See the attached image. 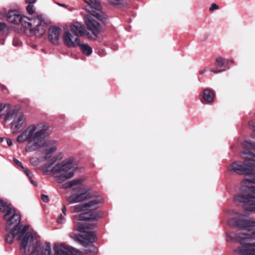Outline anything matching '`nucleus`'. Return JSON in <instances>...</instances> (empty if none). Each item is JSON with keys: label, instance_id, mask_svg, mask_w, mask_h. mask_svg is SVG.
<instances>
[{"label": "nucleus", "instance_id": "f257e3e1", "mask_svg": "<svg viewBox=\"0 0 255 255\" xmlns=\"http://www.w3.org/2000/svg\"><path fill=\"white\" fill-rule=\"evenodd\" d=\"M236 218L229 220L228 225L232 227H238L241 230L236 233L227 232L226 240L228 242H239L242 245H249L255 247V230L253 232L244 230L250 227H255V219L250 220L245 218V215L234 211H230ZM236 255H255V248H251L244 246L234 249Z\"/></svg>", "mask_w": 255, "mask_h": 255}, {"label": "nucleus", "instance_id": "f03ea898", "mask_svg": "<svg viewBox=\"0 0 255 255\" xmlns=\"http://www.w3.org/2000/svg\"><path fill=\"white\" fill-rule=\"evenodd\" d=\"M48 137L49 133L44 125L41 127V124H31L17 136V141L20 143L27 142L25 151L32 152L44 148Z\"/></svg>", "mask_w": 255, "mask_h": 255}, {"label": "nucleus", "instance_id": "7ed1b4c3", "mask_svg": "<svg viewBox=\"0 0 255 255\" xmlns=\"http://www.w3.org/2000/svg\"><path fill=\"white\" fill-rule=\"evenodd\" d=\"M0 211L6 212L3 215V219L6 222L5 241L7 243L11 244L15 237L22 229L20 216L15 212V209L11 207V204L5 201L0 202Z\"/></svg>", "mask_w": 255, "mask_h": 255}, {"label": "nucleus", "instance_id": "20e7f679", "mask_svg": "<svg viewBox=\"0 0 255 255\" xmlns=\"http://www.w3.org/2000/svg\"><path fill=\"white\" fill-rule=\"evenodd\" d=\"M242 146L244 148L241 153V156L245 159L243 163L234 162L228 167V170L239 175H250L253 173L252 168H255V154L251 151H255V142L246 140L242 143Z\"/></svg>", "mask_w": 255, "mask_h": 255}, {"label": "nucleus", "instance_id": "39448f33", "mask_svg": "<svg viewBox=\"0 0 255 255\" xmlns=\"http://www.w3.org/2000/svg\"><path fill=\"white\" fill-rule=\"evenodd\" d=\"M17 235L20 250L23 254L32 255L35 250L39 248L40 242L39 237L34 231H29L28 226H24Z\"/></svg>", "mask_w": 255, "mask_h": 255}, {"label": "nucleus", "instance_id": "423d86ee", "mask_svg": "<svg viewBox=\"0 0 255 255\" xmlns=\"http://www.w3.org/2000/svg\"><path fill=\"white\" fill-rule=\"evenodd\" d=\"M74 228L78 231L84 233L83 235L79 234L75 235V240L85 247L92 248L90 250H84L85 253H95L96 252V249L93 245V242L95 241L96 236L93 232L88 231V230L94 228L96 224L78 222L76 219H74Z\"/></svg>", "mask_w": 255, "mask_h": 255}, {"label": "nucleus", "instance_id": "0eeeda50", "mask_svg": "<svg viewBox=\"0 0 255 255\" xmlns=\"http://www.w3.org/2000/svg\"><path fill=\"white\" fill-rule=\"evenodd\" d=\"M77 167L74 158L70 157L54 166V176L60 182H63L74 176V171Z\"/></svg>", "mask_w": 255, "mask_h": 255}, {"label": "nucleus", "instance_id": "6e6552de", "mask_svg": "<svg viewBox=\"0 0 255 255\" xmlns=\"http://www.w3.org/2000/svg\"><path fill=\"white\" fill-rule=\"evenodd\" d=\"M27 20L23 25L29 29L32 34L38 37L45 34L47 25L42 15H37V17H28Z\"/></svg>", "mask_w": 255, "mask_h": 255}, {"label": "nucleus", "instance_id": "1a4fd4ad", "mask_svg": "<svg viewBox=\"0 0 255 255\" xmlns=\"http://www.w3.org/2000/svg\"><path fill=\"white\" fill-rule=\"evenodd\" d=\"M88 3L86 7V11L99 19L102 20L104 18V15L101 11V6L97 0H84Z\"/></svg>", "mask_w": 255, "mask_h": 255}, {"label": "nucleus", "instance_id": "9d476101", "mask_svg": "<svg viewBox=\"0 0 255 255\" xmlns=\"http://www.w3.org/2000/svg\"><path fill=\"white\" fill-rule=\"evenodd\" d=\"M14 117L13 120L10 124L11 132L14 134L19 132L23 127L25 125V118L21 112H18L16 109V113L11 118Z\"/></svg>", "mask_w": 255, "mask_h": 255}, {"label": "nucleus", "instance_id": "9b49d317", "mask_svg": "<svg viewBox=\"0 0 255 255\" xmlns=\"http://www.w3.org/2000/svg\"><path fill=\"white\" fill-rule=\"evenodd\" d=\"M234 200L248 206L249 207L246 209L247 211L255 213V196L239 194L234 197Z\"/></svg>", "mask_w": 255, "mask_h": 255}, {"label": "nucleus", "instance_id": "f8f14e48", "mask_svg": "<svg viewBox=\"0 0 255 255\" xmlns=\"http://www.w3.org/2000/svg\"><path fill=\"white\" fill-rule=\"evenodd\" d=\"M73 190H76L78 193L73 194L67 198V201L69 204H74L75 203L82 202L91 198V196L90 195L89 191L84 190L80 187H78L76 189L74 188Z\"/></svg>", "mask_w": 255, "mask_h": 255}, {"label": "nucleus", "instance_id": "ddd939ff", "mask_svg": "<svg viewBox=\"0 0 255 255\" xmlns=\"http://www.w3.org/2000/svg\"><path fill=\"white\" fill-rule=\"evenodd\" d=\"M54 250L55 255H82L78 250L60 243L55 244Z\"/></svg>", "mask_w": 255, "mask_h": 255}, {"label": "nucleus", "instance_id": "4468645a", "mask_svg": "<svg viewBox=\"0 0 255 255\" xmlns=\"http://www.w3.org/2000/svg\"><path fill=\"white\" fill-rule=\"evenodd\" d=\"M64 43L69 47H76L79 45L80 38L77 36L72 35L69 31H65L63 36Z\"/></svg>", "mask_w": 255, "mask_h": 255}, {"label": "nucleus", "instance_id": "2eb2a0df", "mask_svg": "<svg viewBox=\"0 0 255 255\" xmlns=\"http://www.w3.org/2000/svg\"><path fill=\"white\" fill-rule=\"evenodd\" d=\"M84 20L88 29L91 30L94 35H96L99 33L101 29L100 25L91 15H85Z\"/></svg>", "mask_w": 255, "mask_h": 255}, {"label": "nucleus", "instance_id": "dca6fc26", "mask_svg": "<svg viewBox=\"0 0 255 255\" xmlns=\"http://www.w3.org/2000/svg\"><path fill=\"white\" fill-rule=\"evenodd\" d=\"M28 17H24L22 18L21 16L18 14V12L16 10H10L7 14V20L13 24H18L19 23H25L27 21L25 19L27 20Z\"/></svg>", "mask_w": 255, "mask_h": 255}, {"label": "nucleus", "instance_id": "f3484780", "mask_svg": "<svg viewBox=\"0 0 255 255\" xmlns=\"http://www.w3.org/2000/svg\"><path fill=\"white\" fill-rule=\"evenodd\" d=\"M61 29L56 26H50L48 28V39L53 44H57L60 37Z\"/></svg>", "mask_w": 255, "mask_h": 255}, {"label": "nucleus", "instance_id": "a211bd4d", "mask_svg": "<svg viewBox=\"0 0 255 255\" xmlns=\"http://www.w3.org/2000/svg\"><path fill=\"white\" fill-rule=\"evenodd\" d=\"M102 213L99 211H93L80 214L77 220L82 221H97L102 217Z\"/></svg>", "mask_w": 255, "mask_h": 255}, {"label": "nucleus", "instance_id": "6ab92c4d", "mask_svg": "<svg viewBox=\"0 0 255 255\" xmlns=\"http://www.w3.org/2000/svg\"><path fill=\"white\" fill-rule=\"evenodd\" d=\"M70 30L74 35L79 36H84L86 33L85 26L80 22H75L70 25Z\"/></svg>", "mask_w": 255, "mask_h": 255}, {"label": "nucleus", "instance_id": "aec40b11", "mask_svg": "<svg viewBox=\"0 0 255 255\" xmlns=\"http://www.w3.org/2000/svg\"><path fill=\"white\" fill-rule=\"evenodd\" d=\"M32 255H53L51 244L46 242L42 246L40 243L39 248L35 251Z\"/></svg>", "mask_w": 255, "mask_h": 255}, {"label": "nucleus", "instance_id": "412c9836", "mask_svg": "<svg viewBox=\"0 0 255 255\" xmlns=\"http://www.w3.org/2000/svg\"><path fill=\"white\" fill-rule=\"evenodd\" d=\"M54 140H51L48 142L45 141V145L44 147H46L44 151L45 159L50 158L53 153H54L57 149V145L55 144Z\"/></svg>", "mask_w": 255, "mask_h": 255}, {"label": "nucleus", "instance_id": "4be33fe9", "mask_svg": "<svg viewBox=\"0 0 255 255\" xmlns=\"http://www.w3.org/2000/svg\"><path fill=\"white\" fill-rule=\"evenodd\" d=\"M6 109V114L5 115V121L9 120L16 113V109L11 108L9 104H4L0 103V117L2 116L1 112Z\"/></svg>", "mask_w": 255, "mask_h": 255}, {"label": "nucleus", "instance_id": "5701e85b", "mask_svg": "<svg viewBox=\"0 0 255 255\" xmlns=\"http://www.w3.org/2000/svg\"><path fill=\"white\" fill-rule=\"evenodd\" d=\"M61 158L62 157L60 155L52 157L47 163L43 166L42 168V171L46 174L48 173L52 172L54 175V166L53 167L52 166L58 159Z\"/></svg>", "mask_w": 255, "mask_h": 255}, {"label": "nucleus", "instance_id": "b1692460", "mask_svg": "<svg viewBox=\"0 0 255 255\" xmlns=\"http://www.w3.org/2000/svg\"><path fill=\"white\" fill-rule=\"evenodd\" d=\"M14 162L18 166H20L22 169L23 172L28 176L30 182L35 187L38 186L37 183L32 179L33 174L30 171L25 168L22 163L16 158L13 159Z\"/></svg>", "mask_w": 255, "mask_h": 255}, {"label": "nucleus", "instance_id": "393cba45", "mask_svg": "<svg viewBox=\"0 0 255 255\" xmlns=\"http://www.w3.org/2000/svg\"><path fill=\"white\" fill-rule=\"evenodd\" d=\"M103 202V199L102 198L98 197L85 203V205L86 206L87 210H94L97 209L99 207V205Z\"/></svg>", "mask_w": 255, "mask_h": 255}, {"label": "nucleus", "instance_id": "a878e982", "mask_svg": "<svg viewBox=\"0 0 255 255\" xmlns=\"http://www.w3.org/2000/svg\"><path fill=\"white\" fill-rule=\"evenodd\" d=\"M214 98V94L210 89H206L204 91L202 103H210L213 101Z\"/></svg>", "mask_w": 255, "mask_h": 255}, {"label": "nucleus", "instance_id": "bb28decb", "mask_svg": "<svg viewBox=\"0 0 255 255\" xmlns=\"http://www.w3.org/2000/svg\"><path fill=\"white\" fill-rule=\"evenodd\" d=\"M78 46L79 47L82 53L87 56H90L92 53V48L87 44H82L80 42Z\"/></svg>", "mask_w": 255, "mask_h": 255}, {"label": "nucleus", "instance_id": "cd10ccee", "mask_svg": "<svg viewBox=\"0 0 255 255\" xmlns=\"http://www.w3.org/2000/svg\"><path fill=\"white\" fill-rule=\"evenodd\" d=\"M229 62V60H225L223 57H219L217 58L215 63V65L217 68H226Z\"/></svg>", "mask_w": 255, "mask_h": 255}, {"label": "nucleus", "instance_id": "c85d7f7f", "mask_svg": "<svg viewBox=\"0 0 255 255\" xmlns=\"http://www.w3.org/2000/svg\"><path fill=\"white\" fill-rule=\"evenodd\" d=\"M35 7L33 5L28 4L27 6L26 10L28 13L30 15L29 17H37V15H38L37 14L35 13Z\"/></svg>", "mask_w": 255, "mask_h": 255}, {"label": "nucleus", "instance_id": "c756f323", "mask_svg": "<svg viewBox=\"0 0 255 255\" xmlns=\"http://www.w3.org/2000/svg\"><path fill=\"white\" fill-rule=\"evenodd\" d=\"M82 182V180L81 179H76L74 180L71 181L66 184V188H71L75 185H79Z\"/></svg>", "mask_w": 255, "mask_h": 255}, {"label": "nucleus", "instance_id": "7c9ffc66", "mask_svg": "<svg viewBox=\"0 0 255 255\" xmlns=\"http://www.w3.org/2000/svg\"><path fill=\"white\" fill-rule=\"evenodd\" d=\"M253 171H254L253 170L252 174L250 175H252V179H245L243 181L242 184H243V186H245V185L247 183H252L255 184V173H254Z\"/></svg>", "mask_w": 255, "mask_h": 255}, {"label": "nucleus", "instance_id": "2f4dec72", "mask_svg": "<svg viewBox=\"0 0 255 255\" xmlns=\"http://www.w3.org/2000/svg\"><path fill=\"white\" fill-rule=\"evenodd\" d=\"M74 210L75 212H78L87 210L85 203L83 204L77 205L74 206Z\"/></svg>", "mask_w": 255, "mask_h": 255}, {"label": "nucleus", "instance_id": "473e14b6", "mask_svg": "<svg viewBox=\"0 0 255 255\" xmlns=\"http://www.w3.org/2000/svg\"><path fill=\"white\" fill-rule=\"evenodd\" d=\"M249 126L250 128L252 130L253 135L255 137V119L249 122Z\"/></svg>", "mask_w": 255, "mask_h": 255}, {"label": "nucleus", "instance_id": "72a5a7b5", "mask_svg": "<svg viewBox=\"0 0 255 255\" xmlns=\"http://www.w3.org/2000/svg\"><path fill=\"white\" fill-rule=\"evenodd\" d=\"M30 162L33 166H37L39 163V159L38 157H32L30 159Z\"/></svg>", "mask_w": 255, "mask_h": 255}, {"label": "nucleus", "instance_id": "f704fd0d", "mask_svg": "<svg viewBox=\"0 0 255 255\" xmlns=\"http://www.w3.org/2000/svg\"><path fill=\"white\" fill-rule=\"evenodd\" d=\"M245 190H247L248 193V195H251L250 194H255V186H247V189H245Z\"/></svg>", "mask_w": 255, "mask_h": 255}, {"label": "nucleus", "instance_id": "c9c22d12", "mask_svg": "<svg viewBox=\"0 0 255 255\" xmlns=\"http://www.w3.org/2000/svg\"><path fill=\"white\" fill-rule=\"evenodd\" d=\"M57 222L59 224H63L65 222V219L62 214H60L57 218Z\"/></svg>", "mask_w": 255, "mask_h": 255}, {"label": "nucleus", "instance_id": "e433bc0d", "mask_svg": "<svg viewBox=\"0 0 255 255\" xmlns=\"http://www.w3.org/2000/svg\"><path fill=\"white\" fill-rule=\"evenodd\" d=\"M0 30L3 31L4 32L6 30H7V27L6 24L5 23L0 22Z\"/></svg>", "mask_w": 255, "mask_h": 255}, {"label": "nucleus", "instance_id": "4c0bfd02", "mask_svg": "<svg viewBox=\"0 0 255 255\" xmlns=\"http://www.w3.org/2000/svg\"><path fill=\"white\" fill-rule=\"evenodd\" d=\"M229 67L227 68H225L224 69H222V70H214L213 69H210V71L214 73H215V74H217V73H219L220 72H223V71H225L226 70H227V69H229Z\"/></svg>", "mask_w": 255, "mask_h": 255}, {"label": "nucleus", "instance_id": "58836bf2", "mask_svg": "<svg viewBox=\"0 0 255 255\" xmlns=\"http://www.w3.org/2000/svg\"><path fill=\"white\" fill-rule=\"evenodd\" d=\"M41 198V200L45 203H47L49 201V198L47 195H42Z\"/></svg>", "mask_w": 255, "mask_h": 255}, {"label": "nucleus", "instance_id": "ea45409f", "mask_svg": "<svg viewBox=\"0 0 255 255\" xmlns=\"http://www.w3.org/2000/svg\"><path fill=\"white\" fill-rule=\"evenodd\" d=\"M219 8V6L215 3H212L210 7V10L213 11L215 9H218Z\"/></svg>", "mask_w": 255, "mask_h": 255}, {"label": "nucleus", "instance_id": "a19ab883", "mask_svg": "<svg viewBox=\"0 0 255 255\" xmlns=\"http://www.w3.org/2000/svg\"><path fill=\"white\" fill-rule=\"evenodd\" d=\"M66 206L65 205L63 204L62 205V213L66 215Z\"/></svg>", "mask_w": 255, "mask_h": 255}, {"label": "nucleus", "instance_id": "79ce46f5", "mask_svg": "<svg viewBox=\"0 0 255 255\" xmlns=\"http://www.w3.org/2000/svg\"><path fill=\"white\" fill-rule=\"evenodd\" d=\"M6 140L7 144L8 146H10L12 145V142L10 139L6 138Z\"/></svg>", "mask_w": 255, "mask_h": 255}, {"label": "nucleus", "instance_id": "37998d69", "mask_svg": "<svg viewBox=\"0 0 255 255\" xmlns=\"http://www.w3.org/2000/svg\"><path fill=\"white\" fill-rule=\"evenodd\" d=\"M36 1V0H25V2L27 3H29L30 4L31 3H34Z\"/></svg>", "mask_w": 255, "mask_h": 255}, {"label": "nucleus", "instance_id": "c03bdc74", "mask_svg": "<svg viewBox=\"0 0 255 255\" xmlns=\"http://www.w3.org/2000/svg\"><path fill=\"white\" fill-rule=\"evenodd\" d=\"M56 3L60 6H63V7L65 6V4H61V3H60L58 2H57Z\"/></svg>", "mask_w": 255, "mask_h": 255}, {"label": "nucleus", "instance_id": "a18cd8bd", "mask_svg": "<svg viewBox=\"0 0 255 255\" xmlns=\"http://www.w3.org/2000/svg\"><path fill=\"white\" fill-rule=\"evenodd\" d=\"M205 72V70H203L200 72V75H203Z\"/></svg>", "mask_w": 255, "mask_h": 255}, {"label": "nucleus", "instance_id": "49530a36", "mask_svg": "<svg viewBox=\"0 0 255 255\" xmlns=\"http://www.w3.org/2000/svg\"><path fill=\"white\" fill-rule=\"evenodd\" d=\"M5 89H6V88L4 86H1V90H4Z\"/></svg>", "mask_w": 255, "mask_h": 255}, {"label": "nucleus", "instance_id": "de8ad7c7", "mask_svg": "<svg viewBox=\"0 0 255 255\" xmlns=\"http://www.w3.org/2000/svg\"><path fill=\"white\" fill-rule=\"evenodd\" d=\"M231 62L233 63V60H231Z\"/></svg>", "mask_w": 255, "mask_h": 255}, {"label": "nucleus", "instance_id": "09e8293b", "mask_svg": "<svg viewBox=\"0 0 255 255\" xmlns=\"http://www.w3.org/2000/svg\"><path fill=\"white\" fill-rule=\"evenodd\" d=\"M1 201H3V200H0V202Z\"/></svg>", "mask_w": 255, "mask_h": 255}]
</instances>
